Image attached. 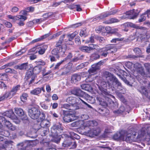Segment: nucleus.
I'll list each match as a JSON object with an SVG mask.
<instances>
[{"label":"nucleus","mask_w":150,"mask_h":150,"mask_svg":"<svg viewBox=\"0 0 150 150\" xmlns=\"http://www.w3.org/2000/svg\"><path fill=\"white\" fill-rule=\"evenodd\" d=\"M104 77L105 78V81H102L100 86H98L102 94L105 95L109 94L106 89L107 86L110 87H114L115 84L119 90H122L123 87L121 83L115 76L109 72L105 71L104 73Z\"/></svg>","instance_id":"obj_1"},{"label":"nucleus","mask_w":150,"mask_h":150,"mask_svg":"<svg viewBox=\"0 0 150 150\" xmlns=\"http://www.w3.org/2000/svg\"><path fill=\"white\" fill-rule=\"evenodd\" d=\"M136 133L134 132L132 134L129 132H126L122 131L119 133L115 134L113 137L114 139L116 140H121L127 142H131L134 140Z\"/></svg>","instance_id":"obj_2"},{"label":"nucleus","mask_w":150,"mask_h":150,"mask_svg":"<svg viewBox=\"0 0 150 150\" xmlns=\"http://www.w3.org/2000/svg\"><path fill=\"white\" fill-rule=\"evenodd\" d=\"M63 130V128L60 125H55L51 128V136L54 138L52 141L54 142L58 143L60 140V138L58 137V134Z\"/></svg>","instance_id":"obj_3"},{"label":"nucleus","mask_w":150,"mask_h":150,"mask_svg":"<svg viewBox=\"0 0 150 150\" xmlns=\"http://www.w3.org/2000/svg\"><path fill=\"white\" fill-rule=\"evenodd\" d=\"M74 127H83L84 128L89 127H93L98 125L97 122L95 120H89L84 122L82 121H76L72 123Z\"/></svg>","instance_id":"obj_4"},{"label":"nucleus","mask_w":150,"mask_h":150,"mask_svg":"<svg viewBox=\"0 0 150 150\" xmlns=\"http://www.w3.org/2000/svg\"><path fill=\"white\" fill-rule=\"evenodd\" d=\"M21 88L20 85H17L13 86L11 90L6 92L3 96L0 97V101H2L6 98H11L16 94V92L19 91Z\"/></svg>","instance_id":"obj_5"},{"label":"nucleus","mask_w":150,"mask_h":150,"mask_svg":"<svg viewBox=\"0 0 150 150\" xmlns=\"http://www.w3.org/2000/svg\"><path fill=\"white\" fill-rule=\"evenodd\" d=\"M62 112L64 115L63 117V121L65 122H69L74 120L76 118L74 111L65 110H61Z\"/></svg>","instance_id":"obj_6"},{"label":"nucleus","mask_w":150,"mask_h":150,"mask_svg":"<svg viewBox=\"0 0 150 150\" xmlns=\"http://www.w3.org/2000/svg\"><path fill=\"white\" fill-rule=\"evenodd\" d=\"M115 45H106L105 47L100 49L99 52L100 56L106 57L109 53L112 52L115 50Z\"/></svg>","instance_id":"obj_7"},{"label":"nucleus","mask_w":150,"mask_h":150,"mask_svg":"<svg viewBox=\"0 0 150 150\" xmlns=\"http://www.w3.org/2000/svg\"><path fill=\"white\" fill-rule=\"evenodd\" d=\"M81 101L83 103L87 105L88 107L91 108L90 105H89L88 104L85 102L83 99L81 98H76L73 97H68L66 99L67 102L69 103L71 105H72L73 106L74 104L76 103H80V101Z\"/></svg>","instance_id":"obj_8"},{"label":"nucleus","mask_w":150,"mask_h":150,"mask_svg":"<svg viewBox=\"0 0 150 150\" xmlns=\"http://www.w3.org/2000/svg\"><path fill=\"white\" fill-rule=\"evenodd\" d=\"M28 114L30 117L33 119H37L40 115V112L37 108L33 107L28 109Z\"/></svg>","instance_id":"obj_9"},{"label":"nucleus","mask_w":150,"mask_h":150,"mask_svg":"<svg viewBox=\"0 0 150 150\" xmlns=\"http://www.w3.org/2000/svg\"><path fill=\"white\" fill-rule=\"evenodd\" d=\"M47 48V45H40L36 46L31 49L30 52H33L34 53L38 52L40 54H42L45 53Z\"/></svg>","instance_id":"obj_10"},{"label":"nucleus","mask_w":150,"mask_h":150,"mask_svg":"<svg viewBox=\"0 0 150 150\" xmlns=\"http://www.w3.org/2000/svg\"><path fill=\"white\" fill-rule=\"evenodd\" d=\"M64 37V35H63L60 38L59 40L55 45L56 48L61 49L62 52H65L66 50V47L65 45L62 44V42Z\"/></svg>","instance_id":"obj_11"},{"label":"nucleus","mask_w":150,"mask_h":150,"mask_svg":"<svg viewBox=\"0 0 150 150\" xmlns=\"http://www.w3.org/2000/svg\"><path fill=\"white\" fill-rule=\"evenodd\" d=\"M144 65L148 72V74H147V75H145L143 68L142 67L139 68L138 70H137L136 71L143 76H144V75H145V76H149L150 77V64L146 63L144 64Z\"/></svg>","instance_id":"obj_12"},{"label":"nucleus","mask_w":150,"mask_h":150,"mask_svg":"<svg viewBox=\"0 0 150 150\" xmlns=\"http://www.w3.org/2000/svg\"><path fill=\"white\" fill-rule=\"evenodd\" d=\"M0 120L2 122L4 123L9 129L13 131L16 129L15 126H13L12 124L9 121L6 120L4 117L0 116Z\"/></svg>","instance_id":"obj_13"},{"label":"nucleus","mask_w":150,"mask_h":150,"mask_svg":"<svg viewBox=\"0 0 150 150\" xmlns=\"http://www.w3.org/2000/svg\"><path fill=\"white\" fill-rule=\"evenodd\" d=\"M72 93L79 96L81 97L82 98H83V96H86L87 97L89 96L88 95L83 96L84 92L82 91L79 88H74L71 91Z\"/></svg>","instance_id":"obj_14"},{"label":"nucleus","mask_w":150,"mask_h":150,"mask_svg":"<svg viewBox=\"0 0 150 150\" xmlns=\"http://www.w3.org/2000/svg\"><path fill=\"white\" fill-rule=\"evenodd\" d=\"M51 52L52 54L54 55L57 59L59 58L60 55L64 57L63 55L65 53V52L63 53L62 52L61 49H58L56 48L52 50Z\"/></svg>","instance_id":"obj_15"},{"label":"nucleus","mask_w":150,"mask_h":150,"mask_svg":"<svg viewBox=\"0 0 150 150\" xmlns=\"http://www.w3.org/2000/svg\"><path fill=\"white\" fill-rule=\"evenodd\" d=\"M8 17L10 19L13 20L14 21H18L19 20H23L25 21L27 19V17L23 15H18L16 16H13L11 15L8 16Z\"/></svg>","instance_id":"obj_16"},{"label":"nucleus","mask_w":150,"mask_h":150,"mask_svg":"<svg viewBox=\"0 0 150 150\" xmlns=\"http://www.w3.org/2000/svg\"><path fill=\"white\" fill-rule=\"evenodd\" d=\"M35 74H33V73L32 71H28L27 72L25 77L27 79H31V80L29 82L30 84L32 83L33 82L35 78Z\"/></svg>","instance_id":"obj_17"},{"label":"nucleus","mask_w":150,"mask_h":150,"mask_svg":"<svg viewBox=\"0 0 150 150\" xmlns=\"http://www.w3.org/2000/svg\"><path fill=\"white\" fill-rule=\"evenodd\" d=\"M81 78V75L80 74H74L71 76V82L75 83L77 82L80 80Z\"/></svg>","instance_id":"obj_18"},{"label":"nucleus","mask_w":150,"mask_h":150,"mask_svg":"<svg viewBox=\"0 0 150 150\" xmlns=\"http://www.w3.org/2000/svg\"><path fill=\"white\" fill-rule=\"evenodd\" d=\"M30 144L28 142H22L17 144L18 148L20 150L26 149L27 147L30 146Z\"/></svg>","instance_id":"obj_19"},{"label":"nucleus","mask_w":150,"mask_h":150,"mask_svg":"<svg viewBox=\"0 0 150 150\" xmlns=\"http://www.w3.org/2000/svg\"><path fill=\"white\" fill-rule=\"evenodd\" d=\"M135 10L134 9H133L132 10L127 11L126 12V14L127 15L132 16L130 19H134L137 17L139 13V12H138V11L137 10H136V11H137L136 12H135Z\"/></svg>","instance_id":"obj_20"},{"label":"nucleus","mask_w":150,"mask_h":150,"mask_svg":"<svg viewBox=\"0 0 150 150\" xmlns=\"http://www.w3.org/2000/svg\"><path fill=\"white\" fill-rule=\"evenodd\" d=\"M70 138L68 137L65 139L62 144V147L63 149H65L66 148L69 147L71 144V142L70 140Z\"/></svg>","instance_id":"obj_21"},{"label":"nucleus","mask_w":150,"mask_h":150,"mask_svg":"<svg viewBox=\"0 0 150 150\" xmlns=\"http://www.w3.org/2000/svg\"><path fill=\"white\" fill-rule=\"evenodd\" d=\"M148 90H147L144 87L142 86L139 91L142 94L147 96L149 92L150 93V84L148 85Z\"/></svg>","instance_id":"obj_22"},{"label":"nucleus","mask_w":150,"mask_h":150,"mask_svg":"<svg viewBox=\"0 0 150 150\" xmlns=\"http://www.w3.org/2000/svg\"><path fill=\"white\" fill-rule=\"evenodd\" d=\"M13 142L11 140H6L5 141L4 144L3 145H0V149L1 150L5 149L8 146L12 145Z\"/></svg>","instance_id":"obj_23"},{"label":"nucleus","mask_w":150,"mask_h":150,"mask_svg":"<svg viewBox=\"0 0 150 150\" xmlns=\"http://www.w3.org/2000/svg\"><path fill=\"white\" fill-rule=\"evenodd\" d=\"M50 122L47 120H44L40 122V125L41 127L43 128L48 129V128L50 127Z\"/></svg>","instance_id":"obj_24"},{"label":"nucleus","mask_w":150,"mask_h":150,"mask_svg":"<svg viewBox=\"0 0 150 150\" xmlns=\"http://www.w3.org/2000/svg\"><path fill=\"white\" fill-rule=\"evenodd\" d=\"M96 67V65H95L94 64L92 65L91 68L88 70V72L90 75L96 74V71L99 69L98 67Z\"/></svg>","instance_id":"obj_25"},{"label":"nucleus","mask_w":150,"mask_h":150,"mask_svg":"<svg viewBox=\"0 0 150 150\" xmlns=\"http://www.w3.org/2000/svg\"><path fill=\"white\" fill-rule=\"evenodd\" d=\"M73 106L72 105H71L70 104H65L62 105L61 108H62V110H64V109H65L69 110H67L68 111H74V109L73 108Z\"/></svg>","instance_id":"obj_26"},{"label":"nucleus","mask_w":150,"mask_h":150,"mask_svg":"<svg viewBox=\"0 0 150 150\" xmlns=\"http://www.w3.org/2000/svg\"><path fill=\"white\" fill-rule=\"evenodd\" d=\"M93 48H94L92 47L83 46L80 47L79 49L83 52L89 53Z\"/></svg>","instance_id":"obj_27"},{"label":"nucleus","mask_w":150,"mask_h":150,"mask_svg":"<svg viewBox=\"0 0 150 150\" xmlns=\"http://www.w3.org/2000/svg\"><path fill=\"white\" fill-rule=\"evenodd\" d=\"M115 13V12L114 11H112L105 13H103L101 14L100 16L97 17L98 19H104L105 18L107 17L110 15H114Z\"/></svg>","instance_id":"obj_28"},{"label":"nucleus","mask_w":150,"mask_h":150,"mask_svg":"<svg viewBox=\"0 0 150 150\" xmlns=\"http://www.w3.org/2000/svg\"><path fill=\"white\" fill-rule=\"evenodd\" d=\"M28 67V63L26 62L21 64H18L15 67V68L16 69H19L21 70L26 69Z\"/></svg>","instance_id":"obj_29"},{"label":"nucleus","mask_w":150,"mask_h":150,"mask_svg":"<svg viewBox=\"0 0 150 150\" xmlns=\"http://www.w3.org/2000/svg\"><path fill=\"white\" fill-rule=\"evenodd\" d=\"M14 114L12 110H10L7 111L4 113L3 115L4 116H6L9 118L12 119L13 117Z\"/></svg>","instance_id":"obj_30"},{"label":"nucleus","mask_w":150,"mask_h":150,"mask_svg":"<svg viewBox=\"0 0 150 150\" xmlns=\"http://www.w3.org/2000/svg\"><path fill=\"white\" fill-rule=\"evenodd\" d=\"M134 132H135L136 133V136L135 138H134L135 140H132V141H135L137 138L138 139L140 138V137H143L145 134V132L143 130H142L139 131V132L138 133V135L137 136V133L136 132H133L131 134H132Z\"/></svg>","instance_id":"obj_31"},{"label":"nucleus","mask_w":150,"mask_h":150,"mask_svg":"<svg viewBox=\"0 0 150 150\" xmlns=\"http://www.w3.org/2000/svg\"><path fill=\"white\" fill-rule=\"evenodd\" d=\"M120 21L115 18H111L109 20L103 22V23L107 24H111L114 23H117L119 22Z\"/></svg>","instance_id":"obj_32"},{"label":"nucleus","mask_w":150,"mask_h":150,"mask_svg":"<svg viewBox=\"0 0 150 150\" xmlns=\"http://www.w3.org/2000/svg\"><path fill=\"white\" fill-rule=\"evenodd\" d=\"M41 91V88H37L30 91V93L34 95H38L40 94Z\"/></svg>","instance_id":"obj_33"},{"label":"nucleus","mask_w":150,"mask_h":150,"mask_svg":"<svg viewBox=\"0 0 150 150\" xmlns=\"http://www.w3.org/2000/svg\"><path fill=\"white\" fill-rule=\"evenodd\" d=\"M15 112L19 116H22L24 114L23 110L21 108H16L15 110Z\"/></svg>","instance_id":"obj_34"},{"label":"nucleus","mask_w":150,"mask_h":150,"mask_svg":"<svg viewBox=\"0 0 150 150\" xmlns=\"http://www.w3.org/2000/svg\"><path fill=\"white\" fill-rule=\"evenodd\" d=\"M42 67L40 66H36L35 67L33 70V72L37 74L40 72L41 71Z\"/></svg>","instance_id":"obj_35"},{"label":"nucleus","mask_w":150,"mask_h":150,"mask_svg":"<svg viewBox=\"0 0 150 150\" xmlns=\"http://www.w3.org/2000/svg\"><path fill=\"white\" fill-rule=\"evenodd\" d=\"M63 69L61 73L59 74L60 76H64L66 75L69 72V69L67 68H63L61 69L60 71H61Z\"/></svg>","instance_id":"obj_36"},{"label":"nucleus","mask_w":150,"mask_h":150,"mask_svg":"<svg viewBox=\"0 0 150 150\" xmlns=\"http://www.w3.org/2000/svg\"><path fill=\"white\" fill-rule=\"evenodd\" d=\"M80 117L81 119L80 121H82L88 120L89 118V117L88 115L86 113L83 114L81 115Z\"/></svg>","instance_id":"obj_37"},{"label":"nucleus","mask_w":150,"mask_h":150,"mask_svg":"<svg viewBox=\"0 0 150 150\" xmlns=\"http://www.w3.org/2000/svg\"><path fill=\"white\" fill-rule=\"evenodd\" d=\"M125 110V108L123 106H121L119 110H117L114 111H113L115 113L120 114L124 112Z\"/></svg>","instance_id":"obj_38"},{"label":"nucleus","mask_w":150,"mask_h":150,"mask_svg":"<svg viewBox=\"0 0 150 150\" xmlns=\"http://www.w3.org/2000/svg\"><path fill=\"white\" fill-rule=\"evenodd\" d=\"M100 57V55L97 53H94L93 54L91 57V58L92 60H95L98 59Z\"/></svg>","instance_id":"obj_39"},{"label":"nucleus","mask_w":150,"mask_h":150,"mask_svg":"<svg viewBox=\"0 0 150 150\" xmlns=\"http://www.w3.org/2000/svg\"><path fill=\"white\" fill-rule=\"evenodd\" d=\"M50 34L49 33L46 34L43 36H42L40 38L34 40L33 41L34 42H36L38 41L42 40L48 37H49L50 36Z\"/></svg>","instance_id":"obj_40"},{"label":"nucleus","mask_w":150,"mask_h":150,"mask_svg":"<svg viewBox=\"0 0 150 150\" xmlns=\"http://www.w3.org/2000/svg\"><path fill=\"white\" fill-rule=\"evenodd\" d=\"M45 20H46L45 19L41 18L34 20L33 21V22L34 24H40Z\"/></svg>","instance_id":"obj_41"},{"label":"nucleus","mask_w":150,"mask_h":150,"mask_svg":"<svg viewBox=\"0 0 150 150\" xmlns=\"http://www.w3.org/2000/svg\"><path fill=\"white\" fill-rule=\"evenodd\" d=\"M15 64V63L14 62H10V63H7L6 64L2 66L1 67V69H4L6 68L7 67H11L13 65Z\"/></svg>","instance_id":"obj_42"},{"label":"nucleus","mask_w":150,"mask_h":150,"mask_svg":"<svg viewBox=\"0 0 150 150\" xmlns=\"http://www.w3.org/2000/svg\"><path fill=\"white\" fill-rule=\"evenodd\" d=\"M81 88L85 90L88 91L89 88H91V87L88 84H82L81 86Z\"/></svg>","instance_id":"obj_43"},{"label":"nucleus","mask_w":150,"mask_h":150,"mask_svg":"<svg viewBox=\"0 0 150 150\" xmlns=\"http://www.w3.org/2000/svg\"><path fill=\"white\" fill-rule=\"evenodd\" d=\"M28 97V95L26 93H23L21 96V101L23 102H25L27 100V98Z\"/></svg>","instance_id":"obj_44"},{"label":"nucleus","mask_w":150,"mask_h":150,"mask_svg":"<svg viewBox=\"0 0 150 150\" xmlns=\"http://www.w3.org/2000/svg\"><path fill=\"white\" fill-rule=\"evenodd\" d=\"M88 64L89 63L88 62H86L82 63L78 66L77 67V68L78 69H81L87 66Z\"/></svg>","instance_id":"obj_45"},{"label":"nucleus","mask_w":150,"mask_h":150,"mask_svg":"<svg viewBox=\"0 0 150 150\" xmlns=\"http://www.w3.org/2000/svg\"><path fill=\"white\" fill-rule=\"evenodd\" d=\"M106 60V59H103L99 61L98 63L94 64L95 65H96V67H98V69H99L100 68V66L104 64Z\"/></svg>","instance_id":"obj_46"},{"label":"nucleus","mask_w":150,"mask_h":150,"mask_svg":"<svg viewBox=\"0 0 150 150\" xmlns=\"http://www.w3.org/2000/svg\"><path fill=\"white\" fill-rule=\"evenodd\" d=\"M78 34V32L76 31H75L71 34L68 35V36L69 37V40L71 41V40H73L75 36Z\"/></svg>","instance_id":"obj_47"},{"label":"nucleus","mask_w":150,"mask_h":150,"mask_svg":"<svg viewBox=\"0 0 150 150\" xmlns=\"http://www.w3.org/2000/svg\"><path fill=\"white\" fill-rule=\"evenodd\" d=\"M39 117H40V119H39L38 120V122H41L44 120H46L45 119V115L44 113H42L41 114L40 113V115Z\"/></svg>","instance_id":"obj_48"},{"label":"nucleus","mask_w":150,"mask_h":150,"mask_svg":"<svg viewBox=\"0 0 150 150\" xmlns=\"http://www.w3.org/2000/svg\"><path fill=\"white\" fill-rule=\"evenodd\" d=\"M5 71L6 73H9L11 74H16L17 72L13 69H12L10 68H7L5 70Z\"/></svg>","instance_id":"obj_49"},{"label":"nucleus","mask_w":150,"mask_h":150,"mask_svg":"<svg viewBox=\"0 0 150 150\" xmlns=\"http://www.w3.org/2000/svg\"><path fill=\"white\" fill-rule=\"evenodd\" d=\"M95 36L94 35H92L91 36V37L90 38V40H87L86 41L85 43H88L89 42L91 43H93L94 42V39H95Z\"/></svg>","instance_id":"obj_50"},{"label":"nucleus","mask_w":150,"mask_h":150,"mask_svg":"<svg viewBox=\"0 0 150 150\" xmlns=\"http://www.w3.org/2000/svg\"><path fill=\"white\" fill-rule=\"evenodd\" d=\"M95 39L98 41L100 43H103L105 41V39L103 38L97 36L95 37Z\"/></svg>","instance_id":"obj_51"},{"label":"nucleus","mask_w":150,"mask_h":150,"mask_svg":"<svg viewBox=\"0 0 150 150\" xmlns=\"http://www.w3.org/2000/svg\"><path fill=\"white\" fill-rule=\"evenodd\" d=\"M53 14V13L52 12H49L44 14L42 16L46 20L47 18L52 16Z\"/></svg>","instance_id":"obj_52"},{"label":"nucleus","mask_w":150,"mask_h":150,"mask_svg":"<svg viewBox=\"0 0 150 150\" xmlns=\"http://www.w3.org/2000/svg\"><path fill=\"white\" fill-rule=\"evenodd\" d=\"M133 67L135 69V70L136 71L139 68L142 67L141 65L139 63H136L133 64Z\"/></svg>","instance_id":"obj_53"},{"label":"nucleus","mask_w":150,"mask_h":150,"mask_svg":"<svg viewBox=\"0 0 150 150\" xmlns=\"http://www.w3.org/2000/svg\"><path fill=\"white\" fill-rule=\"evenodd\" d=\"M93 133L92 134H94V136H97L100 133V130L99 129L97 128L96 129H93Z\"/></svg>","instance_id":"obj_54"},{"label":"nucleus","mask_w":150,"mask_h":150,"mask_svg":"<svg viewBox=\"0 0 150 150\" xmlns=\"http://www.w3.org/2000/svg\"><path fill=\"white\" fill-rule=\"evenodd\" d=\"M35 62L37 65H45V63L41 59H40L38 61H36Z\"/></svg>","instance_id":"obj_55"},{"label":"nucleus","mask_w":150,"mask_h":150,"mask_svg":"<svg viewBox=\"0 0 150 150\" xmlns=\"http://www.w3.org/2000/svg\"><path fill=\"white\" fill-rule=\"evenodd\" d=\"M87 135L89 136L90 137H92L94 135V134H92L93 133V129H91L90 130H88V131L86 132Z\"/></svg>","instance_id":"obj_56"},{"label":"nucleus","mask_w":150,"mask_h":150,"mask_svg":"<svg viewBox=\"0 0 150 150\" xmlns=\"http://www.w3.org/2000/svg\"><path fill=\"white\" fill-rule=\"evenodd\" d=\"M65 61V60H62V61L57 63L55 65L54 69H58L59 68V67L62 64V63Z\"/></svg>","instance_id":"obj_57"},{"label":"nucleus","mask_w":150,"mask_h":150,"mask_svg":"<svg viewBox=\"0 0 150 150\" xmlns=\"http://www.w3.org/2000/svg\"><path fill=\"white\" fill-rule=\"evenodd\" d=\"M19 10V8L16 6L13 7L11 10V11L13 13H15L17 12Z\"/></svg>","instance_id":"obj_58"},{"label":"nucleus","mask_w":150,"mask_h":150,"mask_svg":"<svg viewBox=\"0 0 150 150\" xmlns=\"http://www.w3.org/2000/svg\"><path fill=\"white\" fill-rule=\"evenodd\" d=\"M52 148H49L46 146H44L42 148H37L36 149V150H52Z\"/></svg>","instance_id":"obj_59"},{"label":"nucleus","mask_w":150,"mask_h":150,"mask_svg":"<svg viewBox=\"0 0 150 150\" xmlns=\"http://www.w3.org/2000/svg\"><path fill=\"white\" fill-rule=\"evenodd\" d=\"M75 42L78 45H80L81 44V42L80 38L79 36H77L75 38Z\"/></svg>","instance_id":"obj_60"},{"label":"nucleus","mask_w":150,"mask_h":150,"mask_svg":"<svg viewBox=\"0 0 150 150\" xmlns=\"http://www.w3.org/2000/svg\"><path fill=\"white\" fill-rule=\"evenodd\" d=\"M111 129H113L112 127H110V128L109 127H107V128H106L105 129V132H104L105 134H106L110 132H111L110 131L111 130Z\"/></svg>","instance_id":"obj_61"},{"label":"nucleus","mask_w":150,"mask_h":150,"mask_svg":"<svg viewBox=\"0 0 150 150\" xmlns=\"http://www.w3.org/2000/svg\"><path fill=\"white\" fill-rule=\"evenodd\" d=\"M62 2H64V1H61L59 2H56L54 3L53 4L52 6L53 7H57L58 6L60 5Z\"/></svg>","instance_id":"obj_62"},{"label":"nucleus","mask_w":150,"mask_h":150,"mask_svg":"<svg viewBox=\"0 0 150 150\" xmlns=\"http://www.w3.org/2000/svg\"><path fill=\"white\" fill-rule=\"evenodd\" d=\"M123 40L122 38H115L112 39L111 41V42L112 43L116 42L117 41H122Z\"/></svg>","instance_id":"obj_63"},{"label":"nucleus","mask_w":150,"mask_h":150,"mask_svg":"<svg viewBox=\"0 0 150 150\" xmlns=\"http://www.w3.org/2000/svg\"><path fill=\"white\" fill-rule=\"evenodd\" d=\"M40 105L41 107L43 109L47 110L48 108V106L43 103H40Z\"/></svg>","instance_id":"obj_64"}]
</instances>
